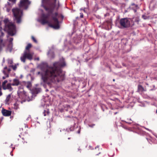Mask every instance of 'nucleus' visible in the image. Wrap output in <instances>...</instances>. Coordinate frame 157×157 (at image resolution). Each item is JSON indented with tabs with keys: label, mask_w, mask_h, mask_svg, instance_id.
<instances>
[{
	"label": "nucleus",
	"mask_w": 157,
	"mask_h": 157,
	"mask_svg": "<svg viewBox=\"0 0 157 157\" xmlns=\"http://www.w3.org/2000/svg\"><path fill=\"white\" fill-rule=\"evenodd\" d=\"M66 65L64 60H60L53 63V66L48 67L42 74V79L44 82L47 84L57 83L64 80L65 74L62 68Z\"/></svg>",
	"instance_id": "f257e3e1"
},
{
	"label": "nucleus",
	"mask_w": 157,
	"mask_h": 157,
	"mask_svg": "<svg viewBox=\"0 0 157 157\" xmlns=\"http://www.w3.org/2000/svg\"><path fill=\"white\" fill-rule=\"evenodd\" d=\"M52 13H48V14H43L42 15L41 23L43 25L48 23L50 27L55 29H58L60 28V25L59 22L57 18L58 13L56 12L53 14Z\"/></svg>",
	"instance_id": "f03ea898"
},
{
	"label": "nucleus",
	"mask_w": 157,
	"mask_h": 157,
	"mask_svg": "<svg viewBox=\"0 0 157 157\" xmlns=\"http://www.w3.org/2000/svg\"><path fill=\"white\" fill-rule=\"evenodd\" d=\"M57 0H41V6L49 13H52L55 10L58 11L59 6V2L57 5Z\"/></svg>",
	"instance_id": "7ed1b4c3"
},
{
	"label": "nucleus",
	"mask_w": 157,
	"mask_h": 157,
	"mask_svg": "<svg viewBox=\"0 0 157 157\" xmlns=\"http://www.w3.org/2000/svg\"><path fill=\"white\" fill-rule=\"evenodd\" d=\"M4 22L5 24V30L9 35H14L16 33V28L14 24L12 22L10 21L7 18L4 19Z\"/></svg>",
	"instance_id": "20e7f679"
},
{
	"label": "nucleus",
	"mask_w": 157,
	"mask_h": 157,
	"mask_svg": "<svg viewBox=\"0 0 157 157\" xmlns=\"http://www.w3.org/2000/svg\"><path fill=\"white\" fill-rule=\"evenodd\" d=\"M32 47V45L30 43H29L26 46L24 53L22 54L20 57V59L23 62L25 63L26 59L30 60H31L33 59L34 53L30 52L29 51V49Z\"/></svg>",
	"instance_id": "39448f33"
},
{
	"label": "nucleus",
	"mask_w": 157,
	"mask_h": 157,
	"mask_svg": "<svg viewBox=\"0 0 157 157\" xmlns=\"http://www.w3.org/2000/svg\"><path fill=\"white\" fill-rule=\"evenodd\" d=\"M13 15V20L17 24L21 22V17L23 16V11L17 8H13L12 9Z\"/></svg>",
	"instance_id": "423d86ee"
},
{
	"label": "nucleus",
	"mask_w": 157,
	"mask_h": 157,
	"mask_svg": "<svg viewBox=\"0 0 157 157\" xmlns=\"http://www.w3.org/2000/svg\"><path fill=\"white\" fill-rule=\"evenodd\" d=\"M17 94L19 98L22 99H26L28 98L26 92L24 91L23 87L22 86L19 87Z\"/></svg>",
	"instance_id": "0eeeda50"
},
{
	"label": "nucleus",
	"mask_w": 157,
	"mask_h": 157,
	"mask_svg": "<svg viewBox=\"0 0 157 157\" xmlns=\"http://www.w3.org/2000/svg\"><path fill=\"white\" fill-rule=\"evenodd\" d=\"M71 122L73 124L71 125L70 127H68L66 128V131L68 132H71L74 131L75 129H78V131L76 133L78 134H80V133L81 128L80 127H76V123H75V121L74 120H72L71 121Z\"/></svg>",
	"instance_id": "6e6552de"
},
{
	"label": "nucleus",
	"mask_w": 157,
	"mask_h": 157,
	"mask_svg": "<svg viewBox=\"0 0 157 157\" xmlns=\"http://www.w3.org/2000/svg\"><path fill=\"white\" fill-rule=\"evenodd\" d=\"M119 23L121 26L123 28H128L130 26V21L127 18L121 19Z\"/></svg>",
	"instance_id": "1a4fd4ad"
},
{
	"label": "nucleus",
	"mask_w": 157,
	"mask_h": 157,
	"mask_svg": "<svg viewBox=\"0 0 157 157\" xmlns=\"http://www.w3.org/2000/svg\"><path fill=\"white\" fill-rule=\"evenodd\" d=\"M30 3L29 0H21L18 6L20 8L24 7L25 10H27Z\"/></svg>",
	"instance_id": "9d476101"
},
{
	"label": "nucleus",
	"mask_w": 157,
	"mask_h": 157,
	"mask_svg": "<svg viewBox=\"0 0 157 157\" xmlns=\"http://www.w3.org/2000/svg\"><path fill=\"white\" fill-rule=\"evenodd\" d=\"M12 112L11 111L6 110L3 108L2 110V113L4 116H9L11 114Z\"/></svg>",
	"instance_id": "9b49d317"
},
{
	"label": "nucleus",
	"mask_w": 157,
	"mask_h": 157,
	"mask_svg": "<svg viewBox=\"0 0 157 157\" xmlns=\"http://www.w3.org/2000/svg\"><path fill=\"white\" fill-rule=\"evenodd\" d=\"M12 84L8 83L7 84L6 86L5 87H4L3 89L4 90H6V89L10 91H12L13 88L11 87Z\"/></svg>",
	"instance_id": "f8f14e48"
},
{
	"label": "nucleus",
	"mask_w": 157,
	"mask_h": 157,
	"mask_svg": "<svg viewBox=\"0 0 157 157\" xmlns=\"http://www.w3.org/2000/svg\"><path fill=\"white\" fill-rule=\"evenodd\" d=\"M11 94L8 95L6 98L5 100V104L7 105H9L11 101Z\"/></svg>",
	"instance_id": "ddd939ff"
},
{
	"label": "nucleus",
	"mask_w": 157,
	"mask_h": 157,
	"mask_svg": "<svg viewBox=\"0 0 157 157\" xmlns=\"http://www.w3.org/2000/svg\"><path fill=\"white\" fill-rule=\"evenodd\" d=\"M138 7V5L134 3L132 4L130 6L131 9L133 10L135 12H136Z\"/></svg>",
	"instance_id": "4468645a"
},
{
	"label": "nucleus",
	"mask_w": 157,
	"mask_h": 157,
	"mask_svg": "<svg viewBox=\"0 0 157 157\" xmlns=\"http://www.w3.org/2000/svg\"><path fill=\"white\" fill-rule=\"evenodd\" d=\"M146 89L144 88L140 85H139L138 86L137 91L139 92H143L144 91H146Z\"/></svg>",
	"instance_id": "2eb2a0df"
},
{
	"label": "nucleus",
	"mask_w": 157,
	"mask_h": 157,
	"mask_svg": "<svg viewBox=\"0 0 157 157\" xmlns=\"http://www.w3.org/2000/svg\"><path fill=\"white\" fill-rule=\"evenodd\" d=\"M12 86H18L20 84V82L19 80L16 79H14L13 80V82L11 83Z\"/></svg>",
	"instance_id": "dca6fc26"
},
{
	"label": "nucleus",
	"mask_w": 157,
	"mask_h": 157,
	"mask_svg": "<svg viewBox=\"0 0 157 157\" xmlns=\"http://www.w3.org/2000/svg\"><path fill=\"white\" fill-rule=\"evenodd\" d=\"M50 112L48 109H47L46 110H44L43 112L44 116H45L47 115H48L49 114Z\"/></svg>",
	"instance_id": "f3484780"
},
{
	"label": "nucleus",
	"mask_w": 157,
	"mask_h": 157,
	"mask_svg": "<svg viewBox=\"0 0 157 157\" xmlns=\"http://www.w3.org/2000/svg\"><path fill=\"white\" fill-rule=\"evenodd\" d=\"M25 86L28 88H30L32 86V83L30 82H28L25 83Z\"/></svg>",
	"instance_id": "a211bd4d"
},
{
	"label": "nucleus",
	"mask_w": 157,
	"mask_h": 157,
	"mask_svg": "<svg viewBox=\"0 0 157 157\" xmlns=\"http://www.w3.org/2000/svg\"><path fill=\"white\" fill-rule=\"evenodd\" d=\"M13 109L15 110H17L18 109H19V104L17 102H15L13 104Z\"/></svg>",
	"instance_id": "6ab92c4d"
},
{
	"label": "nucleus",
	"mask_w": 157,
	"mask_h": 157,
	"mask_svg": "<svg viewBox=\"0 0 157 157\" xmlns=\"http://www.w3.org/2000/svg\"><path fill=\"white\" fill-rule=\"evenodd\" d=\"M114 155V152L113 151L109 152L108 153L109 156L110 157H113Z\"/></svg>",
	"instance_id": "aec40b11"
},
{
	"label": "nucleus",
	"mask_w": 157,
	"mask_h": 157,
	"mask_svg": "<svg viewBox=\"0 0 157 157\" xmlns=\"http://www.w3.org/2000/svg\"><path fill=\"white\" fill-rule=\"evenodd\" d=\"M8 82L7 81V80H5L2 83V88H3L4 87H5L6 86V83H7Z\"/></svg>",
	"instance_id": "412c9836"
},
{
	"label": "nucleus",
	"mask_w": 157,
	"mask_h": 157,
	"mask_svg": "<svg viewBox=\"0 0 157 157\" xmlns=\"http://www.w3.org/2000/svg\"><path fill=\"white\" fill-rule=\"evenodd\" d=\"M32 39L33 40L35 43H37V40H36V39L35 38V37L32 36L31 37Z\"/></svg>",
	"instance_id": "4be33fe9"
},
{
	"label": "nucleus",
	"mask_w": 157,
	"mask_h": 157,
	"mask_svg": "<svg viewBox=\"0 0 157 157\" xmlns=\"http://www.w3.org/2000/svg\"><path fill=\"white\" fill-rule=\"evenodd\" d=\"M3 73L4 74L5 76H6V77H9V74L6 73L5 70L3 71Z\"/></svg>",
	"instance_id": "5701e85b"
},
{
	"label": "nucleus",
	"mask_w": 157,
	"mask_h": 157,
	"mask_svg": "<svg viewBox=\"0 0 157 157\" xmlns=\"http://www.w3.org/2000/svg\"><path fill=\"white\" fill-rule=\"evenodd\" d=\"M11 2L12 4H14L16 3V0H9Z\"/></svg>",
	"instance_id": "b1692460"
},
{
	"label": "nucleus",
	"mask_w": 157,
	"mask_h": 157,
	"mask_svg": "<svg viewBox=\"0 0 157 157\" xmlns=\"http://www.w3.org/2000/svg\"><path fill=\"white\" fill-rule=\"evenodd\" d=\"M151 140L150 139H149V140L148 139V141H149V140H151V141L153 143H155V139L153 138H151Z\"/></svg>",
	"instance_id": "393cba45"
},
{
	"label": "nucleus",
	"mask_w": 157,
	"mask_h": 157,
	"mask_svg": "<svg viewBox=\"0 0 157 157\" xmlns=\"http://www.w3.org/2000/svg\"><path fill=\"white\" fill-rule=\"evenodd\" d=\"M11 66L12 67V68L14 70H16L17 68V66L16 65H12Z\"/></svg>",
	"instance_id": "a878e982"
},
{
	"label": "nucleus",
	"mask_w": 157,
	"mask_h": 157,
	"mask_svg": "<svg viewBox=\"0 0 157 157\" xmlns=\"http://www.w3.org/2000/svg\"><path fill=\"white\" fill-rule=\"evenodd\" d=\"M8 63L10 64H12L13 63V62L12 60H9L8 61Z\"/></svg>",
	"instance_id": "bb28decb"
},
{
	"label": "nucleus",
	"mask_w": 157,
	"mask_h": 157,
	"mask_svg": "<svg viewBox=\"0 0 157 157\" xmlns=\"http://www.w3.org/2000/svg\"><path fill=\"white\" fill-rule=\"evenodd\" d=\"M13 40V38H10L9 39V41L10 42H12Z\"/></svg>",
	"instance_id": "cd10ccee"
},
{
	"label": "nucleus",
	"mask_w": 157,
	"mask_h": 157,
	"mask_svg": "<svg viewBox=\"0 0 157 157\" xmlns=\"http://www.w3.org/2000/svg\"><path fill=\"white\" fill-rule=\"evenodd\" d=\"M139 21V19H136L135 21L136 22H137V23H138V22Z\"/></svg>",
	"instance_id": "c85d7f7f"
},
{
	"label": "nucleus",
	"mask_w": 157,
	"mask_h": 157,
	"mask_svg": "<svg viewBox=\"0 0 157 157\" xmlns=\"http://www.w3.org/2000/svg\"><path fill=\"white\" fill-rule=\"evenodd\" d=\"M142 17H143V18H144V19H147V17H146V16H145V15H143L142 16Z\"/></svg>",
	"instance_id": "c756f323"
},
{
	"label": "nucleus",
	"mask_w": 157,
	"mask_h": 157,
	"mask_svg": "<svg viewBox=\"0 0 157 157\" xmlns=\"http://www.w3.org/2000/svg\"><path fill=\"white\" fill-rule=\"evenodd\" d=\"M2 45L1 44H0V51H1L2 49Z\"/></svg>",
	"instance_id": "7c9ffc66"
},
{
	"label": "nucleus",
	"mask_w": 157,
	"mask_h": 157,
	"mask_svg": "<svg viewBox=\"0 0 157 157\" xmlns=\"http://www.w3.org/2000/svg\"><path fill=\"white\" fill-rule=\"evenodd\" d=\"M2 89L0 90V96H2V92L1 91Z\"/></svg>",
	"instance_id": "2f4dec72"
},
{
	"label": "nucleus",
	"mask_w": 157,
	"mask_h": 157,
	"mask_svg": "<svg viewBox=\"0 0 157 157\" xmlns=\"http://www.w3.org/2000/svg\"><path fill=\"white\" fill-rule=\"evenodd\" d=\"M8 77H6V76H3L2 77V79H5L6 78H7Z\"/></svg>",
	"instance_id": "473e14b6"
},
{
	"label": "nucleus",
	"mask_w": 157,
	"mask_h": 157,
	"mask_svg": "<svg viewBox=\"0 0 157 157\" xmlns=\"http://www.w3.org/2000/svg\"><path fill=\"white\" fill-rule=\"evenodd\" d=\"M10 71H11V70H10V69L9 68L8 69V72L9 73L10 72Z\"/></svg>",
	"instance_id": "72a5a7b5"
},
{
	"label": "nucleus",
	"mask_w": 157,
	"mask_h": 157,
	"mask_svg": "<svg viewBox=\"0 0 157 157\" xmlns=\"http://www.w3.org/2000/svg\"><path fill=\"white\" fill-rule=\"evenodd\" d=\"M145 133H146L145 132H142V134L143 135H144V134H145Z\"/></svg>",
	"instance_id": "f704fd0d"
},
{
	"label": "nucleus",
	"mask_w": 157,
	"mask_h": 157,
	"mask_svg": "<svg viewBox=\"0 0 157 157\" xmlns=\"http://www.w3.org/2000/svg\"><path fill=\"white\" fill-rule=\"evenodd\" d=\"M7 69V67L6 66L4 68V69Z\"/></svg>",
	"instance_id": "c9c22d12"
},
{
	"label": "nucleus",
	"mask_w": 157,
	"mask_h": 157,
	"mask_svg": "<svg viewBox=\"0 0 157 157\" xmlns=\"http://www.w3.org/2000/svg\"><path fill=\"white\" fill-rule=\"evenodd\" d=\"M94 125H90V126L92 127Z\"/></svg>",
	"instance_id": "e433bc0d"
},
{
	"label": "nucleus",
	"mask_w": 157,
	"mask_h": 157,
	"mask_svg": "<svg viewBox=\"0 0 157 157\" xmlns=\"http://www.w3.org/2000/svg\"><path fill=\"white\" fill-rule=\"evenodd\" d=\"M12 151L10 152V154L12 155V156H13V154H12V153H12Z\"/></svg>",
	"instance_id": "4c0bfd02"
},
{
	"label": "nucleus",
	"mask_w": 157,
	"mask_h": 157,
	"mask_svg": "<svg viewBox=\"0 0 157 157\" xmlns=\"http://www.w3.org/2000/svg\"><path fill=\"white\" fill-rule=\"evenodd\" d=\"M27 127V128H28V126L27 125H25V128L26 127Z\"/></svg>",
	"instance_id": "58836bf2"
},
{
	"label": "nucleus",
	"mask_w": 157,
	"mask_h": 157,
	"mask_svg": "<svg viewBox=\"0 0 157 157\" xmlns=\"http://www.w3.org/2000/svg\"><path fill=\"white\" fill-rule=\"evenodd\" d=\"M7 12H9V10L8 9H7Z\"/></svg>",
	"instance_id": "ea45409f"
},
{
	"label": "nucleus",
	"mask_w": 157,
	"mask_h": 157,
	"mask_svg": "<svg viewBox=\"0 0 157 157\" xmlns=\"http://www.w3.org/2000/svg\"><path fill=\"white\" fill-rule=\"evenodd\" d=\"M61 17H62V18L63 19V16L62 15H61Z\"/></svg>",
	"instance_id": "a19ab883"
},
{
	"label": "nucleus",
	"mask_w": 157,
	"mask_h": 157,
	"mask_svg": "<svg viewBox=\"0 0 157 157\" xmlns=\"http://www.w3.org/2000/svg\"><path fill=\"white\" fill-rule=\"evenodd\" d=\"M71 139V138L70 137H69L68 138V140H70Z\"/></svg>",
	"instance_id": "79ce46f5"
},
{
	"label": "nucleus",
	"mask_w": 157,
	"mask_h": 157,
	"mask_svg": "<svg viewBox=\"0 0 157 157\" xmlns=\"http://www.w3.org/2000/svg\"><path fill=\"white\" fill-rule=\"evenodd\" d=\"M80 17H83V15H81L80 16Z\"/></svg>",
	"instance_id": "37998d69"
},
{
	"label": "nucleus",
	"mask_w": 157,
	"mask_h": 157,
	"mask_svg": "<svg viewBox=\"0 0 157 157\" xmlns=\"http://www.w3.org/2000/svg\"><path fill=\"white\" fill-rule=\"evenodd\" d=\"M144 128L146 129H147V128H144V127H143V128Z\"/></svg>",
	"instance_id": "c03bdc74"
},
{
	"label": "nucleus",
	"mask_w": 157,
	"mask_h": 157,
	"mask_svg": "<svg viewBox=\"0 0 157 157\" xmlns=\"http://www.w3.org/2000/svg\"><path fill=\"white\" fill-rule=\"evenodd\" d=\"M113 82H114V81H115V79H113Z\"/></svg>",
	"instance_id": "a18cd8bd"
},
{
	"label": "nucleus",
	"mask_w": 157,
	"mask_h": 157,
	"mask_svg": "<svg viewBox=\"0 0 157 157\" xmlns=\"http://www.w3.org/2000/svg\"><path fill=\"white\" fill-rule=\"evenodd\" d=\"M8 4L9 5H10V4L9 2H8Z\"/></svg>",
	"instance_id": "49530a36"
},
{
	"label": "nucleus",
	"mask_w": 157,
	"mask_h": 157,
	"mask_svg": "<svg viewBox=\"0 0 157 157\" xmlns=\"http://www.w3.org/2000/svg\"><path fill=\"white\" fill-rule=\"evenodd\" d=\"M31 100L30 99H29L28 100V101H31Z\"/></svg>",
	"instance_id": "de8ad7c7"
},
{
	"label": "nucleus",
	"mask_w": 157,
	"mask_h": 157,
	"mask_svg": "<svg viewBox=\"0 0 157 157\" xmlns=\"http://www.w3.org/2000/svg\"><path fill=\"white\" fill-rule=\"evenodd\" d=\"M156 113H157V109L156 110Z\"/></svg>",
	"instance_id": "09e8293b"
},
{
	"label": "nucleus",
	"mask_w": 157,
	"mask_h": 157,
	"mask_svg": "<svg viewBox=\"0 0 157 157\" xmlns=\"http://www.w3.org/2000/svg\"><path fill=\"white\" fill-rule=\"evenodd\" d=\"M24 133H26V132H24Z\"/></svg>",
	"instance_id": "8fccbe9b"
},
{
	"label": "nucleus",
	"mask_w": 157,
	"mask_h": 157,
	"mask_svg": "<svg viewBox=\"0 0 157 157\" xmlns=\"http://www.w3.org/2000/svg\"><path fill=\"white\" fill-rule=\"evenodd\" d=\"M122 65H123V66H124V64H123Z\"/></svg>",
	"instance_id": "3c124183"
},
{
	"label": "nucleus",
	"mask_w": 157,
	"mask_h": 157,
	"mask_svg": "<svg viewBox=\"0 0 157 157\" xmlns=\"http://www.w3.org/2000/svg\"><path fill=\"white\" fill-rule=\"evenodd\" d=\"M78 150H80V149L79 148L78 149Z\"/></svg>",
	"instance_id": "603ef678"
},
{
	"label": "nucleus",
	"mask_w": 157,
	"mask_h": 157,
	"mask_svg": "<svg viewBox=\"0 0 157 157\" xmlns=\"http://www.w3.org/2000/svg\"><path fill=\"white\" fill-rule=\"evenodd\" d=\"M147 130H148V131H149V130L148 128L147 129Z\"/></svg>",
	"instance_id": "864d4df0"
},
{
	"label": "nucleus",
	"mask_w": 157,
	"mask_h": 157,
	"mask_svg": "<svg viewBox=\"0 0 157 157\" xmlns=\"http://www.w3.org/2000/svg\"><path fill=\"white\" fill-rule=\"evenodd\" d=\"M155 136L157 138V136Z\"/></svg>",
	"instance_id": "5fc2aeb1"
},
{
	"label": "nucleus",
	"mask_w": 157,
	"mask_h": 157,
	"mask_svg": "<svg viewBox=\"0 0 157 157\" xmlns=\"http://www.w3.org/2000/svg\"><path fill=\"white\" fill-rule=\"evenodd\" d=\"M147 78V76H146V78Z\"/></svg>",
	"instance_id": "6e6d98bb"
}]
</instances>
